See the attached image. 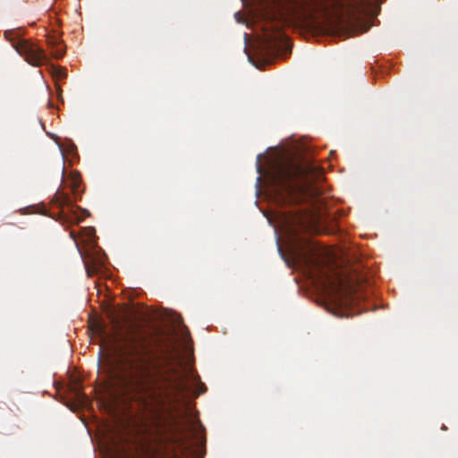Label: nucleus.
<instances>
[{
  "label": "nucleus",
  "instance_id": "20e7f679",
  "mask_svg": "<svg viewBox=\"0 0 458 458\" xmlns=\"http://www.w3.org/2000/svg\"><path fill=\"white\" fill-rule=\"evenodd\" d=\"M365 0H296V5L302 11L311 13H328L330 8H344L347 12H360Z\"/></svg>",
  "mask_w": 458,
  "mask_h": 458
},
{
  "label": "nucleus",
  "instance_id": "7ed1b4c3",
  "mask_svg": "<svg viewBox=\"0 0 458 458\" xmlns=\"http://www.w3.org/2000/svg\"><path fill=\"white\" fill-rule=\"evenodd\" d=\"M4 37L12 44L17 53L23 56L25 61L32 66H40L47 59L43 48L37 46L29 39L20 37L19 31L15 30H5Z\"/></svg>",
  "mask_w": 458,
  "mask_h": 458
},
{
  "label": "nucleus",
  "instance_id": "39448f33",
  "mask_svg": "<svg viewBox=\"0 0 458 458\" xmlns=\"http://www.w3.org/2000/svg\"><path fill=\"white\" fill-rule=\"evenodd\" d=\"M331 288L332 299L337 308L345 310L348 311L355 303V296L349 291L348 289H344V285L341 284H335L334 282H331L329 278L323 283V287Z\"/></svg>",
  "mask_w": 458,
  "mask_h": 458
},
{
  "label": "nucleus",
  "instance_id": "1a4fd4ad",
  "mask_svg": "<svg viewBox=\"0 0 458 458\" xmlns=\"http://www.w3.org/2000/svg\"><path fill=\"white\" fill-rule=\"evenodd\" d=\"M300 259L308 269H320V263L314 257L308 254H300Z\"/></svg>",
  "mask_w": 458,
  "mask_h": 458
},
{
  "label": "nucleus",
  "instance_id": "423d86ee",
  "mask_svg": "<svg viewBox=\"0 0 458 458\" xmlns=\"http://www.w3.org/2000/svg\"><path fill=\"white\" fill-rule=\"evenodd\" d=\"M284 223L285 230L293 236H295L300 232L310 230L312 225L310 216L300 212H296L286 216Z\"/></svg>",
  "mask_w": 458,
  "mask_h": 458
},
{
  "label": "nucleus",
  "instance_id": "6e6552de",
  "mask_svg": "<svg viewBox=\"0 0 458 458\" xmlns=\"http://www.w3.org/2000/svg\"><path fill=\"white\" fill-rule=\"evenodd\" d=\"M48 45L52 48V55L56 58L60 59L64 56L65 53V47L62 43H59L55 38L48 39Z\"/></svg>",
  "mask_w": 458,
  "mask_h": 458
},
{
  "label": "nucleus",
  "instance_id": "f3484780",
  "mask_svg": "<svg viewBox=\"0 0 458 458\" xmlns=\"http://www.w3.org/2000/svg\"><path fill=\"white\" fill-rule=\"evenodd\" d=\"M201 385H202L203 388H205L204 385L203 384H201ZM202 392H205V389H202Z\"/></svg>",
  "mask_w": 458,
  "mask_h": 458
},
{
  "label": "nucleus",
  "instance_id": "2eb2a0df",
  "mask_svg": "<svg viewBox=\"0 0 458 458\" xmlns=\"http://www.w3.org/2000/svg\"><path fill=\"white\" fill-rule=\"evenodd\" d=\"M71 237L73 239L74 242H76V235L74 232L70 233Z\"/></svg>",
  "mask_w": 458,
  "mask_h": 458
},
{
  "label": "nucleus",
  "instance_id": "f257e3e1",
  "mask_svg": "<svg viewBox=\"0 0 458 458\" xmlns=\"http://www.w3.org/2000/svg\"><path fill=\"white\" fill-rule=\"evenodd\" d=\"M115 330L112 344L110 374L119 391L136 406L145 430L157 431L166 404L179 403L188 392L190 369L175 340L158 354L160 339L153 333L127 330L112 317Z\"/></svg>",
  "mask_w": 458,
  "mask_h": 458
},
{
  "label": "nucleus",
  "instance_id": "4468645a",
  "mask_svg": "<svg viewBox=\"0 0 458 458\" xmlns=\"http://www.w3.org/2000/svg\"><path fill=\"white\" fill-rule=\"evenodd\" d=\"M183 335L185 338H187L189 336V330L187 329V327L185 326H183Z\"/></svg>",
  "mask_w": 458,
  "mask_h": 458
},
{
  "label": "nucleus",
  "instance_id": "9b49d317",
  "mask_svg": "<svg viewBox=\"0 0 458 458\" xmlns=\"http://www.w3.org/2000/svg\"><path fill=\"white\" fill-rule=\"evenodd\" d=\"M80 183H81V179L77 176H73L71 187H72V193L74 195H76L78 192V188L80 186Z\"/></svg>",
  "mask_w": 458,
  "mask_h": 458
},
{
  "label": "nucleus",
  "instance_id": "9d476101",
  "mask_svg": "<svg viewBox=\"0 0 458 458\" xmlns=\"http://www.w3.org/2000/svg\"><path fill=\"white\" fill-rule=\"evenodd\" d=\"M264 46L267 51H276L278 49L277 36L266 35L264 38Z\"/></svg>",
  "mask_w": 458,
  "mask_h": 458
},
{
  "label": "nucleus",
  "instance_id": "f03ea898",
  "mask_svg": "<svg viewBox=\"0 0 458 458\" xmlns=\"http://www.w3.org/2000/svg\"><path fill=\"white\" fill-rule=\"evenodd\" d=\"M322 169L311 165H302L292 160L276 164L269 172L267 181L272 192L279 200L286 201L298 190L297 180L310 185L323 180Z\"/></svg>",
  "mask_w": 458,
  "mask_h": 458
},
{
  "label": "nucleus",
  "instance_id": "f8f14e48",
  "mask_svg": "<svg viewBox=\"0 0 458 458\" xmlns=\"http://www.w3.org/2000/svg\"><path fill=\"white\" fill-rule=\"evenodd\" d=\"M85 268L89 276H92L98 270V267L97 266H90L88 262H85Z\"/></svg>",
  "mask_w": 458,
  "mask_h": 458
},
{
  "label": "nucleus",
  "instance_id": "ddd939ff",
  "mask_svg": "<svg viewBox=\"0 0 458 458\" xmlns=\"http://www.w3.org/2000/svg\"><path fill=\"white\" fill-rule=\"evenodd\" d=\"M53 70H54V75L56 76L57 78L63 79V78L66 77V74L62 68L53 67Z\"/></svg>",
  "mask_w": 458,
  "mask_h": 458
},
{
  "label": "nucleus",
  "instance_id": "dca6fc26",
  "mask_svg": "<svg viewBox=\"0 0 458 458\" xmlns=\"http://www.w3.org/2000/svg\"><path fill=\"white\" fill-rule=\"evenodd\" d=\"M64 167L62 168V176L64 177Z\"/></svg>",
  "mask_w": 458,
  "mask_h": 458
},
{
  "label": "nucleus",
  "instance_id": "0eeeda50",
  "mask_svg": "<svg viewBox=\"0 0 458 458\" xmlns=\"http://www.w3.org/2000/svg\"><path fill=\"white\" fill-rule=\"evenodd\" d=\"M76 201V199L74 200L72 199L71 196L64 192L62 190H57L55 192L52 203L58 208L63 209L64 208H68L72 211V208L75 207L74 202ZM59 215H63V210H61Z\"/></svg>",
  "mask_w": 458,
  "mask_h": 458
}]
</instances>
